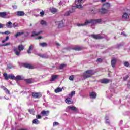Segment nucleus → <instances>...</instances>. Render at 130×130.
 <instances>
[{"mask_svg":"<svg viewBox=\"0 0 130 130\" xmlns=\"http://www.w3.org/2000/svg\"><path fill=\"white\" fill-rule=\"evenodd\" d=\"M97 23H101V19H90V20H87L85 21V23L84 24H80L78 23L77 24V26L78 27H82L83 26H87V25H91V26H94V25H95V24H97Z\"/></svg>","mask_w":130,"mask_h":130,"instance_id":"obj_1","label":"nucleus"},{"mask_svg":"<svg viewBox=\"0 0 130 130\" xmlns=\"http://www.w3.org/2000/svg\"><path fill=\"white\" fill-rule=\"evenodd\" d=\"M22 35H23V37L26 38L30 35V32L28 31H24V30H20V32L16 33L14 36L17 38V37H20V36H22Z\"/></svg>","mask_w":130,"mask_h":130,"instance_id":"obj_2","label":"nucleus"},{"mask_svg":"<svg viewBox=\"0 0 130 130\" xmlns=\"http://www.w3.org/2000/svg\"><path fill=\"white\" fill-rule=\"evenodd\" d=\"M95 74L94 71L93 70H87L85 72V73L83 75V79H87L88 78H90L91 76H93Z\"/></svg>","mask_w":130,"mask_h":130,"instance_id":"obj_3","label":"nucleus"},{"mask_svg":"<svg viewBox=\"0 0 130 130\" xmlns=\"http://www.w3.org/2000/svg\"><path fill=\"white\" fill-rule=\"evenodd\" d=\"M3 76L4 77L5 80L8 81L9 79H11V80H15V76L14 74H7V73H4L3 74Z\"/></svg>","mask_w":130,"mask_h":130,"instance_id":"obj_4","label":"nucleus"},{"mask_svg":"<svg viewBox=\"0 0 130 130\" xmlns=\"http://www.w3.org/2000/svg\"><path fill=\"white\" fill-rule=\"evenodd\" d=\"M129 16H130V10H127L125 12H124L123 14L122 17V20L123 21L125 20H127V19L129 18Z\"/></svg>","mask_w":130,"mask_h":130,"instance_id":"obj_5","label":"nucleus"},{"mask_svg":"<svg viewBox=\"0 0 130 130\" xmlns=\"http://www.w3.org/2000/svg\"><path fill=\"white\" fill-rule=\"evenodd\" d=\"M83 3V0H75V4L76 5V8L78 9H83V6L82 4Z\"/></svg>","mask_w":130,"mask_h":130,"instance_id":"obj_6","label":"nucleus"},{"mask_svg":"<svg viewBox=\"0 0 130 130\" xmlns=\"http://www.w3.org/2000/svg\"><path fill=\"white\" fill-rule=\"evenodd\" d=\"M91 36L94 39H103V38H105L106 36L104 35H91Z\"/></svg>","mask_w":130,"mask_h":130,"instance_id":"obj_7","label":"nucleus"},{"mask_svg":"<svg viewBox=\"0 0 130 130\" xmlns=\"http://www.w3.org/2000/svg\"><path fill=\"white\" fill-rule=\"evenodd\" d=\"M32 96L34 98H40L42 96V94L40 92H32Z\"/></svg>","mask_w":130,"mask_h":130,"instance_id":"obj_8","label":"nucleus"},{"mask_svg":"<svg viewBox=\"0 0 130 130\" xmlns=\"http://www.w3.org/2000/svg\"><path fill=\"white\" fill-rule=\"evenodd\" d=\"M55 24L56 25H58V28H62L64 26V24H63V21H56Z\"/></svg>","mask_w":130,"mask_h":130,"instance_id":"obj_9","label":"nucleus"},{"mask_svg":"<svg viewBox=\"0 0 130 130\" xmlns=\"http://www.w3.org/2000/svg\"><path fill=\"white\" fill-rule=\"evenodd\" d=\"M25 82L27 84H32L33 83H35L36 82L34 79L29 78L27 79H25Z\"/></svg>","mask_w":130,"mask_h":130,"instance_id":"obj_10","label":"nucleus"},{"mask_svg":"<svg viewBox=\"0 0 130 130\" xmlns=\"http://www.w3.org/2000/svg\"><path fill=\"white\" fill-rule=\"evenodd\" d=\"M16 14L17 16H19V17H23V16H25V12L22 11H17Z\"/></svg>","mask_w":130,"mask_h":130,"instance_id":"obj_11","label":"nucleus"},{"mask_svg":"<svg viewBox=\"0 0 130 130\" xmlns=\"http://www.w3.org/2000/svg\"><path fill=\"white\" fill-rule=\"evenodd\" d=\"M19 64H23V67H24V68H27V69H33V66H31V64H28V63H25V64H23V63H21L20 62H18Z\"/></svg>","mask_w":130,"mask_h":130,"instance_id":"obj_12","label":"nucleus"},{"mask_svg":"<svg viewBox=\"0 0 130 130\" xmlns=\"http://www.w3.org/2000/svg\"><path fill=\"white\" fill-rule=\"evenodd\" d=\"M49 111H45L43 110L41 114L43 116H48V114H49Z\"/></svg>","mask_w":130,"mask_h":130,"instance_id":"obj_13","label":"nucleus"},{"mask_svg":"<svg viewBox=\"0 0 130 130\" xmlns=\"http://www.w3.org/2000/svg\"><path fill=\"white\" fill-rule=\"evenodd\" d=\"M99 12L101 14H105V13H107V10L103 7V8H102L101 9H99Z\"/></svg>","mask_w":130,"mask_h":130,"instance_id":"obj_14","label":"nucleus"},{"mask_svg":"<svg viewBox=\"0 0 130 130\" xmlns=\"http://www.w3.org/2000/svg\"><path fill=\"white\" fill-rule=\"evenodd\" d=\"M38 56H40V57H42V58H48L49 57V56L46 54H38Z\"/></svg>","mask_w":130,"mask_h":130,"instance_id":"obj_15","label":"nucleus"},{"mask_svg":"<svg viewBox=\"0 0 130 130\" xmlns=\"http://www.w3.org/2000/svg\"><path fill=\"white\" fill-rule=\"evenodd\" d=\"M14 80H16V81H21L24 80V77L21 75H18L15 77Z\"/></svg>","mask_w":130,"mask_h":130,"instance_id":"obj_16","label":"nucleus"},{"mask_svg":"<svg viewBox=\"0 0 130 130\" xmlns=\"http://www.w3.org/2000/svg\"><path fill=\"white\" fill-rule=\"evenodd\" d=\"M65 102L67 104H73V101L71 100V98H67L65 100Z\"/></svg>","mask_w":130,"mask_h":130,"instance_id":"obj_17","label":"nucleus"},{"mask_svg":"<svg viewBox=\"0 0 130 130\" xmlns=\"http://www.w3.org/2000/svg\"><path fill=\"white\" fill-rule=\"evenodd\" d=\"M90 97L92 99H95L97 97V94H96V92H91L90 93Z\"/></svg>","mask_w":130,"mask_h":130,"instance_id":"obj_18","label":"nucleus"},{"mask_svg":"<svg viewBox=\"0 0 130 130\" xmlns=\"http://www.w3.org/2000/svg\"><path fill=\"white\" fill-rule=\"evenodd\" d=\"M12 25H13L12 22L9 21L8 22L6 23L5 26H6V27H7V28H8L9 29H11V28H13Z\"/></svg>","mask_w":130,"mask_h":130,"instance_id":"obj_19","label":"nucleus"},{"mask_svg":"<svg viewBox=\"0 0 130 130\" xmlns=\"http://www.w3.org/2000/svg\"><path fill=\"white\" fill-rule=\"evenodd\" d=\"M110 80L108 79H103L101 80V83L102 84H108L110 82Z\"/></svg>","mask_w":130,"mask_h":130,"instance_id":"obj_20","label":"nucleus"},{"mask_svg":"<svg viewBox=\"0 0 130 130\" xmlns=\"http://www.w3.org/2000/svg\"><path fill=\"white\" fill-rule=\"evenodd\" d=\"M42 30H41L39 31L38 33H36V31H32V34L31 35V37H34V36H38V35H39L40 34H41L42 33Z\"/></svg>","mask_w":130,"mask_h":130,"instance_id":"obj_21","label":"nucleus"},{"mask_svg":"<svg viewBox=\"0 0 130 130\" xmlns=\"http://www.w3.org/2000/svg\"><path fill=\"white\" fill-rule=\"evenodd\" d=\"M33 48H34V45L31 44L29 46L28 50H27V53H28L29 54H31V50H33Z\"/></svg>","mask_w":130,"mask_h":130,"instance_id":"obj_22","label":"nucleus"},{"mask_svg":"<svg viewBox=\"0 0 130 130\" xmlns=\"http://www.w3.org/2000/svg\"><path fill=\"white\" fill-rule=\"evenodd\" d=\"M117 60L116 59H113L111 61V64L112 67V68L115 67V64H116Z\"/></svg>","mask_w":130,"mask_h":130,"instance_id":"obj_23","label":"nucleus"},{"mask_svg":"<svg viewBox=\"0 0 130 130\" xmlns=\"http://www.w3.org/2000/svg\"><path fill=\"white\" fill-rule=\"evenodd\" d=\"M50 12H51L52 14H55L56 12H57V9L56 8H54L53 7L50 8L49 9Z\"/></svg>","mask_w":130,"mask_h":130,"instance_id":"obj_24","label":"nucleus"},{"mask_svg":"<svg viewBox=\"0 0 130 130\" xmlns=\"http://www.w3.org/2000/svg\"><path fill=\"white\" fill-rule=\"evenodd\" d=\"M58 77V75H52L51 78L50 79V81L51 82H53L55 81L56 79H57Z\"/></svg>","mask_w":130,"mask_h":130,"instance_id":"obj_25","label":"nucleus"},{"mask_svg":"<svg viewBox=\"0 0 130 130\" xmlns=\"http://www.w3.org/2000/svg\"><path fill=\"white\" fill-rule=\"evenodd\" d=\"M1 88L5 91L6 93H8L9 95H11V92H10V91H9L7 88L5 87V86H2Z\"/></svg>","mask_w":130,"mask_h":130,"instance_id":"obj_26","label":"nucleus"},{"mask_svg":"<svg viewBox=\"0 0 130 130\" xmlns=\"http://www.w3.org/2000/svg\"><path fill=\"white\" fill-rule=\"evenodd\" d=\"M67 108H69V109H71V110H73V111H78V108L74 106H68Z\"/></svg>","mask_w":130,"mask_h":130,"instance_id":"obj_27","label":"nucleus"},{"mask_svg":"<svg viewBox=\"0 0 130 130\" xmlns=\"http://www.w3.org/2000/svg\"><path fill=\"white\" fill-rule=\"evenodd\" d=\"M103 7L104 9H106L107 10V9H109V7H110V5H109V3H107L103 4Z\"/></svg>","mask_w":130,"mask_h":130,"instance_id":"obj_28","label":"nucleus"},{"mask_svg":"<svg viewBox=\"0 0 130 130\" xmlns=\"http://www.w3.org/2000/svg\"><path fill=\"white\" fill-rule=\"evenodd\" d=\"M6 16H7V12H0L1 18H6Z\"/></svg>","mask_w":130,"mask_h":130,"instance_id":"obj_29","label":"nucleus"},{"mask_svg":"<svg viewBox=\"0 0 130 130\" xmlns=\"http://www.w3.org/2000/svg\"><path fill=\"white\" fill-rule=\"evenodd\" d=\"M55 93H59L60 92H62V88L60 87H58L54 90Z\"/></svg>","mask_w":130,"mask_h":130,"instance_id":"obj_30","label":"nucleus"},{"mask_svg":"<svg viewBox=\"0 0 130 130\" xmlns=\"http://www.w3.org/2000/svg\"><path fill=\"white\" fill-rule=\"evenodd\" d=\"M13 51L17 56H19V55H20V53H21L20 51H17V48H14Z\"/></svg>","mask_w":130,"mask_h":130,"instance_id":"obj_31","label":"nucleus"},{"mask_svg":"<svg viewBox=\"0 0 130 130\" xmlns=\"http://www.w3.org/2000/svg\"><path fill=\"white\" fill-rule=\"evenodd\" d=\"M72 13H73V10H71L66 12L64 13V15L66 16H70L71 14H72Z\"/></svg>","mask_w":130,"mask_h":130,"instance_id":"obj_32","label":"nucleus"},{"mask_svg":"<svg viewBox=\"0 0 130 130\" xmlns=\"http://www.w3.org/2000/svg\"><path fill=\"white\" fill-rule=\"evenodd\" d=\"M18 49L19 51H22L24 50V46L23 45H19L18 46Z\"/></svg>","mask_w":130,"mask_h":130,"instance_id":"obj_33","label":"nucleus"},{"mask_svg":"<svg viewBox=\"0 0 130 130\" xmlns=\"http://www.w3.org/2000/svg\"><path fill=\"white\" fill-rule=\"evenodd\" d=\"M76 95V91H73L70 93L69 94L68 96L70 97V98H72L73 96Z\"/></svg>","mask_w":130,"mask_h":130,"instance_id":"obj_34","label":"nucleus"},{"mask_svg":"<svg viewBox=\"0 0 130 130\" xmlns=\"http://www.w3.org/2000/svg\"><path fill=\"white\" fill-rule=\"evenodd\" d=\"M40 46H42V47H45L47 46V43H41L39 44Z\"/></svg>","mask_w":130,"mask_h":130,"instance_id":"obj_35","label":"nucleus"},{"mask_svg":"<svg viewBox=\"0 0 130 130\" xmlns=\"http://www.w3.org/2000/svg\"><path fill=\"white\" fill-rule=\"evenodd\" d=\"M105 123H106V124H110V122H109V119L108 118V117L106 116L105 118Z\"/></svg>","mask_w":130,"mask_h":130,"instance_id":"obj_36","label":"nucleus"},{"mask_svg":"<svg viewBox=\"0 0 130 130\" xmlns=\"http://www.w3.org/2000/svg\"><path fill=\"white\" fill-rule=\"evenodd\" d=\"M11 32L9 31L8 30H7L5 32H0V34H3L5 35H9Z\"/></svg>","mask_w":130,"mask_h":130,"instance_id":"obj_37","label":"nucleus"},{"mask_svg":"<svg viewBox=\"0 0 130 130\" xmlns=\"http://www.w3.org/2000/svg\"><path fill=\"white\" fill-rule=\"evenodd\" d=\"M32 123L34 124H39V121L37 119H35L32 121Z\"/></svg>","mask_w":130,"mask_h":130,"instance_id":"obj_38","label":"nucleus"},{"mask_svg":"<svg viewBox=\"0 0 130 130\" xmlns=\"http://www.w3.org/2000/svg\"><path fill=\"white\" fill-rule=\"evenodd\" d=\"M41 24L43 26H46L47 25V23H46V21H45L44 20H41Z\"/></svg>","mask_w":130,"mask_h":130,"instance_id":"obj_39","label":"nucleus"},{"mask_svg":"<svg viewBox=\"0 0 130 130\" xmlns=\"http://www.w3.org/2000/svg\"><path fill=\"white\" fill-rule=\"evenodd\" d=\"M74 50H76L77 51H79V50H81V47L77 46L76 47H75L73 48Z\"/></svg>","mask_w":130,"mask_h":130,"instance_id":"obj_40","label":"nucleus"},{"mask_svg":"<svg viewBox=\"0 0 130 130\" xmlns=\"http://www.w3.org/2000/svg\"><path fill=\"white\" fill-rule=\"evenodd\" d=\"M124 66H125V67H127V68H128L129 67V62L125 61L124 62Z\"/></svg>","mask_w":130,"mask_h":130,"instance_id":"obj_41","label":"nucleus"},{"mask_svg":"<svg viewBox=\"0 0 130 130\" xmlns=\"http://www.w3.org/2000/svg\"><path fill=\"white\" fill-rule=\"evenodd\" d=\"M65 67L66 64H61L59 66V69H60V70H62V69H63Z\"/></svg>","mask_w":130,"mask_h":130,"instance_id":"obj_42","label":"nucleus"},{"mask_svg":"<svg viewBox=\"0 0 130 130\" xmlns=\"http://www.w3.org/2000/svg\"><path fill=\"white\" fill-rule=\"evenodd\" d=\"M8 45H11V43H7L6 44H3L2 45H1V46H8Z\"/></svg>","mask_w":130,"mask_h":130,"instance_id":"obj_43","label":"nucleus"},{"mask_svg":"<svg viewBox=\"0 0 130 130\" xmlns=\"http://www.w3.org/2000/svg\"><path fill=\"white\" fill-rule=\"evenodd\" d=\"M13 28H16V27H19V25H18V24L17 23H14L13 24Z\"/></svg>","mask_w":130,"mask_h":130,"instance_id":"obj_44","label":"nucleus"},{"mask_svg":"<svg viewBox=\"0 0 130 130\" xmlns=\"http://www.w3.org/2000/svg\"><path fill=\"white\" fill-rule=\"evenodd\" d=\"M6 24L0 23V29L2 28H5Z\"/></svg>","mask_w":130,"mask_h":130,"instance_id":"obj_45","label":"nucleus"},{"mask_svg":"<svg viewBox=\"0 0 130 130\" xmlns=\"http://www.w3.org/2000/svg\"><path fill=\"white\" fill-rule=\"evenodd\" d=\"M70 81H74V75H71L69 77Z\"/></svg>","mask_w":130,"mask_h":130,"instance_id":"obj_46","label":"nucleus"},{"mask_svg":"<svg viewBox=\"0 0 130 130\" xmlns=\"http://www.w3.org/2000/svg\"><path fill=\"white\" fill-rule=\"evenodd\" d=\"M40 16H41V17L44 16V11H41L40 13Z\"/></svg>","mask_w":130,"mask_h":130,"instance_id":"obj_47","label":"nucleus"},{"mask_svg":"<svg viewBox=\"0 0 130 130\" xmlns=\"http://www.w3.org/2000/svg\"><path fill=\"white\" fill-rule=\"evenodd\" d=\"M96 62H102V59L101 58H98L96 60Z\"/></svg>","mask_w":130,"mask_h":130,"instance_id":"obj_48","label":"nucleus"},{"mask_svg":"<svg viewBox=\"0 0 130 130\" xmlns=\"http://www.w3.org/2000/svg\"><path fill=\"white\" fill-rule=\"evenodd\" d=\"M128 75H126L125 77L123 78L124 81H126L127 79H128Z\"/></svg>","mask_w":130,"mask_h":130,"instance_id":"obj_49","label":"nucleus"},{"mask_svg":"<svg viewBox=\"0 0 130 130\" xmlns=\"http://www.w3.org/2000/svg\"><path fill=\"white\" fill-rule=\"evenodd\" d=\"M59 123L57 122H55L53 123V126H56V125H58Z\"/></svg>","mask_w":130,"mask_h":130,"instance_id":"obj_50","label":"nucleus"},{"mask_svg":"<svg viewBox=\"0 0 130 130\" xmlns=\"http://www.w3.org/2000/svg\"><path fill=\"white\" fill-rule=\"evenodd\" d=\"M37 119H40L41 118V116L40 115H37L36 116Z\"/></svg>","mask_w":130,"mask_h":130,"instance_id":"obj_51","label":"nucleus"},{"mask_svg":"<svg viewBox=\"0 0 130 130\" xmlns=\"http://www.w3.org/2000/svg\"><path fill=\"white\" fill-rule=\"evenodd\" d=\"M12 8L14 9H17V7L16 5H13V6H12Z\"/></svg>","mask_w":130,"mask_h":130,"instance_id":"obj_52","label":"nucleus"},{"mask_svg":"<svg viewBox=\"0 0 130 130\" xmlns=\"http://www.w3.org/2000/svg\"><path fill=\"white\" fill-rule=\"evenodd\" d=\"M120 46H121V44H118L117 46V48H119V47H120Z\"/></svg>","mask_w":130,"mask_h":130,"instance_id":"obj_53","label":"nucleus"},{"mask_svg":"<svg viewBox=\"0 0 130 130\" xmlns=\"http://www.w3.org/2000/svg\"><path fill=\"white\" fill-rule=\"evenodd\" d=\"M9 36H7L6 37V39H5V40H6V41H8V40H9Z\"/></svg>","mask_w":130,"mask_h":130,"instance_id":"obj_54","label":"nucleus"},{"mask_svg":"<svg viewBox=\"0 0 130 130\" xmlns=\"http://www.w3.org/2000/svg\"><path fill=\"white\" fill-rule=\"evenodd\" d=\"M99 0H94L95 2H98ZM106 0H101V2L102 3H103V2H105Z\"/></svg>","mask_w":130,"mask_h":130,"instance_id":"obj_55","label":"nucleus"},{"mask_svg":"<svg viewBox=\"0 0 130 130\" xmlns=\"http://www.w3.org/2000/svg\"><path fill=\"white\" fill-rule=\"evenodd\" d=\"M56 45H57V46H60V44H59V43H56Z\"/></svg>","mask_w":130,"mask_h":130,"instance_id":"obj_56","label":"nucleus"},{"mask_svg":"<svg viewBox=\"0 0 130 130\" xmlns=\"http://www.w3.org/2000/svg\"><path fill=\"white\" fill-rule=\"evenodd\" d=\"M7 41L6 40H2V43H5Z\"/></svg>","mask_w":130,"mask_h":130,"instance_id":"obj_57","label":"nucleus"},{"mask_svg":"<svg viewBox=\"0 0 130 130\" xmlns=\"http://www.w3.org/2000/svg\"><path fill=\"white\" fill-rule=\"evenodd\" d=\"M42 38V37L40 36L38 38V39H41Z\"/></svg>","mask_w":130,"mask_h":130,"instance_id":"obj_58","label":"nucleus"},{"mask_svg":"<svg viewBox=\"0 0 130 130\" xmlns=\"http://www.w3.org/2000/svg\"><path fill=\"white\" fill-rule=\"evenodd\" d=\"M11 107H12V104H9V108H11Z\"/></svg>","mask_w":130,"mask_h":130,"instance_id":"obj_59","label":"nucleus"},{"mask_svg":"<svg viewBox=\"0 0 130 130\" xmlns=\"http://www.w3.org/2000/svg\"><path fill=\"white\" fill-rule=\"evenodd\" d=\"M52 1H53V0H48V1L49 2V3H51V2H52Z\"/></svg>","mask_w":130,"mask_h":130,"instance_id":"obj_60","label":"nucleus"},{"mask_svg":"<svg viewBox=\"0 0 130 130\" xmlns=\"http://www.w3.org/2000/svg\"><path fill=\"white\" fill-rule=\"evenodd\" d=\"M121 35H124V36H125V35L124 34H123V32L121 33Z\"/></svg>","mask_w":130,"mask_h":130,"instance_id":"obj_61","label":"nucleus"},{"mask_svg":"<svg viewBox=\"0 0 130 130\" xmlns=\"http://www.w3.org/2000/svg\"><path fill=\"white\" fill-rule=\"evenodd\" d=\"M8 68H9V69H12V67H10V66H8Z\"/></svg>","mask_w":130,"mask_h":130,"instance_id":"obj_62","label":"nucleus"},{"mask_svg":"<svg viewBox=\"0 0 130 130\" xmlns=\"http://www.w3.org/2000/svg\"><path fill=\"white\" fill-rule=\"evenodd\" d=\"M47 94H48V93H49V90H48V91H47Z\"/></svg>","mask_w":130,"mask_h":130,"instance_id":"obj_63","label":"nucleus"},{"mask_svg":"<svg viewBox=\"0 0 130 130\" xmlns=\"http://www.w3.org/2000/svg\"><path fill=\"white\" fill-rule=\"evenodd\" d=\"M31 2H32V3H34V2H35V0H31Z\"/></svg>","mask_w":130,"mask_h":130,"instance_id":"obj_64","label":"nucleus"}]
</instances>
